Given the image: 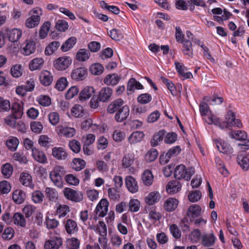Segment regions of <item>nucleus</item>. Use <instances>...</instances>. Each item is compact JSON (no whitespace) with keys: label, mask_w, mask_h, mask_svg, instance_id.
<instances>
[{"label":"nucleus","mask_w":249,"mask_h":249,"mask_svg":"<svg viewBox=\"0 0 249 249\" xmlns=\"http://www.w3.org/2000/svg\"><path fill=\"white\" fill-rule=\"evenodd\" d=\"M141 207L140 201L137 199H131L129 202V210L132 212L139 211Z\"/></svg>","instance_id":"58"},{"label":"nucleus","mask_w":249,"mask_h":249,"mask_svg":"<svg viewBox=\"0 0 249 249\" xmlns=\"http://www.w3.org/2000/svg\"><path fill=\"white\" fill-rule=\"evenodd\" d=\"M64 194L68 199L75 202H80L83 198L81 193L69 188H66L64 190Z\"/></svg>","instance_id":"11"},{"label":"nucleus","mask_w":249,"mask_h":249,"mask_svg":"<svg viewBox=\"0 0 249 249\" xmlns=\"http://www.w3.org/2000/svg\"><path fill=\"white\" fill-rule=\"evenodd\" d=\"M144 136V134L142 131L134 132L128 137V142L130 144H134L140 142Z\"/></svg>","instance_id":"38"},{"label":"nucleus","mask_w":249,"mask_h":249,"mask_svg":"<svg viewBox=\"0 0 249 249\" xmlns=\"http://www.w3.org/2000/svg\"><path fill=\"white\" fill-rule=\"evenodd\" d=\"M59 223L57 220L53 218H50L48 215L46 216L45 224L47 229H55L57 227Z\"/></svg>","instance_id":"53"},{"label":"nucleus","mask_w":249,"mask_h":249,"mask_svg":"<svg viewBox=\"0 0 249 249\" xmlns=\"http://www.w3.org/2000/svg\"><path fill=\"white\" fill-rule=\"evenodd\" d=\"M32 155L34 159L37 162L45 164L48 162L47 158L43 151L37 148H33Z\"/></svg>","instance_id":"14"},{"label":"nucleus","mask_w":249,"mask_h":249,"mask_svg":"<svg viewBox=\"0 0 249 249\" xmlns=\"http://www.w3.org/2000/svg\"><path fill=\"white\" fill-rule=\"evenodd\" d=\"M45 61L42 57H36L30 61L29 64V69L31 71L41 69L44 64Z\"/></svg>","instance_id":"20"},{"label":"nucleus","mask_w":249,"mask_h":249,"mask_svg":"<svg viewBox=\"0 0 249 249\" xmlns=\"http://www.w3.org/2000/svg\"><path fill=\"white\" fill-rule=\"evenodd\" d=\"M90 56L89 51L86 49H80L76 53V58L80 62H84L88 60Z\"/></svg>","instance_id":"39"},{"label":"nucleus","mask_w":249,"mask_h":249,"mask_svg":"<svg viewBox=\"0 0 249 249\" xmlns=\"http://www.w3.org/2000/svg\"><path fill=\"white\" fill-rule=\"evenodd\" d=\"M56 131L59 135L66 138H71L76 133V130L74 127L69 126L66 124L58 125Z\"/></svg>","instance_id":"7"},{"label":"nucleus","mask_w":249,"mask_h":249,"mask_svg":"<svg viewBox=\"0 0 249 249\" xmlns=\"http://www.w3.org/2000/svg\"><path fill=\"white\" fill-rule=\"evenodd\" d=\"M14 224L17 226L25 228L26 226V220L24 216L20 213H16L13 216Z\"/></svg>","instance_id":"31"},{"label":"nucleus","mask_w":249,"mask_h":249,"mask_svg":"<svg viewBox=\"0 0 249 249\" xmlns=\"http://www.w3.org/2000/svg\"><path fill=\"white\" fill-rule=\"evenodd\" d=\"M112 89L109 87H105L101 89L99 94V99L100 101L106 102L107 101L112 94Z\"/></svg>","instance_id":"32"},{"label":"nucleus","mask_w":249,"mask_h":249,"mask_svg":"<svg viewBox=\"0 0 249 249\" xmlns=\"http://www.w3.org/2000/svg\"><path fill=\"white\" fill-rule=\"evenodd\" d=\"M160 198V195L157 191L149 193L145 197V202L149 205H153L157 203Z\"/></svg>","instance_id":"21"},{"label":"nucleus","mask_w":249,"mask_h":249,"mask_svg":"<svg viewBox=\"0 0 249 249\" xmlns=\"http://www.w3.org/2000/svg\"><path fill=\"white\" fill-rule=\"evenodd\" d=\"M86 165V162L81 159H74L72 161V168L76 171L83 169Z\"/></svg>","instance_id":"59"},{"label":"nucleus","mask_w":249,"mask_h":249,"mask_svg":"<svg viewBox=\"0 0 249 249\" xmlns=\"http://www.w3.org/2000/svg\"><path fill=\"white\" fill-rule=\"evenodd\" d=\"M89 71L93 75H100L104 71V67L99 63H95L90 66Z\"/></svg>","instance_id":"54"},{"label":"nucleus","mask_w":249,"mask_h":249,"mask_svg":"<svg viewBox=\"0 0 249 249\" xmlns=\"http://www.w3.org/2000/svg\"><path fill=\"white\" fill-rule=\"evenodd\" d=\"M194 173L195 170L194 168L191 167L187 169L182 164L178 165L174 170V176L177 179H184L189 180Z\"/></svg>","instance_id":"4"},{"label":"nucleus","mask_w":249,"mask_h":249,"mask_svg":"<svg viewBox=\"0 0 249 249\" xmlns=\"http://www.w3.org/2000/svg\"><path fill=\"white\" fill-rule=\"evenodd\" d=\"M26 198V194L20 189H17L13 192L12 198L15 203L18 204L22 203Z\"/></svg>","instance_id":"29"},{"label":"nucleus","mask_w":249,"mask_h":249,"mask_svg":"<svg viewBox=\"0 0 249 249\" xmlns=\"http://www.w3.org/2000/svg\"><path fill=\"white\" fill-rule=\"evenodd\" d=\"M110 243L115 248H119L123 243L122 237L118 234H112L110 236Z\"/></svg>","instance_id":"52"},{"label":"nucleus","mask_w":249,"mask_h":249,"mask_svg":"<svg viewBox=\"0 0 249 249\" xmlns=\"http://www.w3.org/2000/svg\"><path fill=\"white\" fill-rule=\"evenodd\" d=\"M65 228L68 234H73L78 230L76 222L71 219H69L66 221Z\"/></svg>","instance_id":"33"},{"label":"nucleus","mask_w":249,"mask_h":249,"mask_svg":"<svg viewBox=\"0 0 249 249\" xmlns=\"http://www.w3.org/2000/svg\"><path fill=\"white\" fill-rule=\"evenodd\" d=\"M13 166L10 163H5L1 167V172L5 178H8L12 174Z\"/></svg>","instance_id":"56"},{"label":"nucleus","mask_w":249,"mask_h":249,"mask_svg":"<svg viewBox=\"0 0 249 249\" xmlns=\"http://www.w3.org/2000/svg\"><path fill=\"white\" fill-rule=\"evenodd\" d=\"M89 227L90 229L94 231L102 237H99L98 240L100 242H101V240L105 239V237L107 234V229L104 222L99 221L98 224L96 225H89Z\"/></svg>","instance_id":"9"},{"label":"nucleus","mask_w":249,"mask_h":249,"mask_svg":"<svg viewBox=\"0 0 249 249\" xmlns=\"http://www.w3.org/2000/svg\"><path fill=\"white\" fill-rule=\"evenodd\" d=\"M215 144L219 152L225 154H230L233 152L232 147L224 141L217 139L215 141Z\"/></svg>","instance_id":"16"},{"label":"nucleus","mask_w":249,"mask_h":249,"mask_svg":"<svg viewBox=\"0 0 249 249\" xmlns=\"http://www.w3.org/2000/svg\"><path fill=\"white\" fill-rule=\"evenodd\" d=\"M129 115V110H118L115 115V119L118 122H122Z\"/></svg>","instance_id":"57"},{"label":"nucleus","mask_w":249,"mask_h":249,"mask_svg":"<svg viewBox=\"0 0 249 249\" xmlns=\"http://www.w3.org/2000/svg\"><path fill=\"white\" fill-rule=\"evenodd\" d=\"M45 195L49 200L56 202L58 199V194L57 191L53 188L46 187L45 190Z\"/></svg>","instance_id":"30"},{"label":"nucleus","mask_w":249,"mask_h":249,"mask_svg":"<svg viewBox=\"0 0 249 249\" xmlns=\"http://www.w3.org/2000/svg\"><path fill=\"white\" fill-rule=\"evenodd\" d=\"M222 102L223 99L221 97H213V98H210L205 97L204 98L203 101L199 106V109H208L209 105H219L222 103Z\"/></svg>","instance_id":"12"},{"label":"nucleus","mask_w":249,"mask_h":249,"mask_svg":"<svg viewBox=\"0 0 249 249\" xmlns=\"http://www.w3.org/2000/svg\"><path fill=\"white\" fill-rule=\"evenodd\" d=\"M87 70L85 67L73 69L71 73V78L75 81L83 80L86 77Z\"/></svg>","instance_id":"13"},{"label":"nucleus","mask_w":249,"mask_h":249,"mask_svg":"<svg viewBox=\"0 0 249 249\" xmlns=\"http://www.w3.org/2000/svg\"><path fill=\"white\" fill-rule=\"evenodd\" d=\"M108 202L106 199H102L97 204L94 211L95 215L94 219L97 220L99 217H103L108 211Z\"/></svg>","instance_id":"6"},{"label":"nucleus","mask_w":249,"mask_h":249,"mask_svg":"<svg viewBox=\"0 0 249 249\" xmlns=\"http://www.w3.org/2000/svg\"><path fill=\"white\" fill-rule=\"evenodd\" d=\"M76 42V38L75 37H71L68 38L61 46V50L64 52H67L71 49Z\"/></svg>","instance_id":"41"},{"label":"nucleus","mask_w":249,"mask_h":249,"mask_svg":"<svg viewBox=\"0 0 249 249\" xmlns=\"http://www.w3.org/2000/svg\"><path fill=\"white\" fill-rule=\"evenodd\" d=\"M215 162L219 173L224 176H227L229 172L227 169L225 168L223 161L218 157H216L215 159Z\"/></svg>","instance_id":"49"},{"label":"nucleus","mask_w":249,"mask_h":249,"mask_svg":"<svg viewBox=\"0 0 249 249\" xmlns=\"http://www.w3.org/2000/svg\"><path fill=\"white\" fill-rule=\"evenodd\" d=\"M177 137V134L175 132L167 133L164 136V142L166 144H171L176 142Z\"/></svg>","instance_id":"61"},{"label":"nucleus","mask_w":249,"mask_h":249,"mask_svg":"<svg viewBox=\"0 0 249 249\" xmlns=\"http://www.w3.org/2000/svg\"><path fill=\"white\" fill-rule=\"evenodd\" d=\"M201 240L202 245L208 247L214 244L216 237L213 232L205 233L201 235Z\"/></svg>","instance_id":"17"},{"label":"nucleus","mask_w":249,"mask_h":249,"mask_svg":"<svg viewBox=\"0 0 249 249\" xmlns=\"http://www.w3.org/2000/svg\"><path fill=\"white\" fill-rule=\"evenodd\" d=\"M30 128L33 132L36 134H39L42 132L43 126L40 122L34 121L31 123Z\"/></svg>","instance_id":"60"},{"label":"nucleus","mask_w":249,"mask_h":249,"mask_svg":"<svg viewBox=\"0 0 249 249\" xmlns=\"http://www.w3.org/2000/svg\"><path fill=\"white\" fill-rule=\"evenodd\" d=\"M39 80L44 86H49L53 81V75L48 71H43L40 74Z\"/></svg>","instance_id":"19"},{"label":"nucleus","mask_w":249,"mask_h":249,"mask_svg":"<svg viewBox=\"0 0 249 249\" xmlns=\"http://www.w3.org/2000/svg\"><path fill=\"white\" fill-rule=\"evenodd\" d=\"M52 156L58 160H65L68 156L65 149L61 147H54L52 149Z\"/></svg>","instance_id":"22"},{"label":"nucleus","mask_w":249,"mask_h":249,"mask_svg":"<svg viewBox=\"0 0 249 249\" xmlns=\"http://www.w3.org/2000/svg\"><path fill=\"white\" fill-rule=\"evenodd\" d=\"M56 208L55 215L59 218L66 216L70 211L69 207L65 204L57 205Z\"/></svg>","instance_id":"34"},{"label":"nucleus","mask_w":249,"mask_h":249,"mask_svg":"<svg viewBox=\"0 0 249 249\" xmlns=\"http://www.w3.org/2000/svg\"><path fill=\"white\" fill-rule=\"evenodd\" d=\"M95 92V89L93 87L86 86L80 92L79 99L81 102L89 99Z\"/></svg>","instance_id":"18"},{"label":"nucleus","mask_w":249,"mask_h":249,"mask_svg":"<svg viewBox=\"0 0 249 249\" xmlns=\"http://www.w3.org/2000/svg\"><path fill=\"white\" fill-rule=\"evenodd\" d=\"M42 14V9L39 7L32 9L29 13L30 16L25 21L26 27L30 29L37 27L40 23Z\"/></svg>","instance_id":"2"},{"label":"nucleus","mask_w":249,"mask_h":249,"mask_svg":"<svg viewBox=\"0 0 249 249\" xmlns=\"http://www.w3.org/2000/svg\"><path fill=\"white\" fill-rule=\"evenodd\" d=\"M72 61L70 57L62 56L57 58L54 61L55 68L58 71H64L67 69L71 64Z\"/></svg>","instance_id":"8"},{"label":"nucleus","mask_w":249,"mask_h":249,"mask_svg":"<svg viewBox=\"0 0 249 249\" xmlns=\"http://www.w3.org/2000/svg\"><path fill=\"white\" fill-rule=\"evenodd\" d=\"M51 27V23L49 21L45 22L41 27L39 36L41 39H44L47 36Z\"/></svg>","instance_id":"50"},{"label":"nucleus","mask_w":249,"mask_h":249,"mask_svg":"<svg viewBox=\"0 0 249 249\" xmlns=\"http://www.w3.org/2000/svg\"><path fill=\"white\" fill-rule=\"evenodd\" d=\"M19 143L18 139L15 137L10 136L6 141L7 147L11 151H15Z\"/></svg>","instance_id":"44"},{"label":"nucleus","mask_w":249,"mask_h":249,"mask_svg":"<svg viewBox=\"0 0 249 249\" xmlns=\"http://www.w3.org/2000/svg\"><path fill=\"white\" fill-rule=\"evenodd\" d=\"M22 32L18 29H13L7 33V36L9 40L12 42H15L18 41L21 37Z\"/></svg>","instance_id":"35"},{"label":"nucleus","mask_w":249,"mask_h":249,"mask_svg":"<svg viewBox=\"0 0 249 249\" xmlns=\"http://www.w3.org/2000/svg\"><path fill=\"white\" fill-rule=\"evenodd\" d=\"M143 86L134 78H130L127 83V90L130 93L134 92L135 89H142Z\"/></svg>","instance_id":"28"},{"label":"nucleus","mask_w":249,"mask_h":249,"mask_svg":"<svg viewBox=\"0 0 249 249\" xmlns=\"http://www.w3.org/2000/svg\"><path fill=\"white\" fill-rule=\"evenodd\" d=\"M121 79V76L116 73L107 74L104 79V82L107 85L115 86Z\"/></svg>","instance_id":"25"},{"label":"nucleus","mask_w":249,"mask_h":249,"mask_svg":"<svg viewBox=\"0 0 249 249\" xmlns=\"http://www.w3.org/2000/svg\"><path fill=\"white\" fill-rule=\"evenodd\" d=\"M60 44L57 41H53L50 43L46 48L45 53L46 55H51L55 51L57 50L58 48L60 46Z\"/></svg>","instance_id":"46"},{"label":"nucleus","mask_w":249,"mask_h":249,"mask_svg":"<svg viewBox=\"0 0 249 249\" xmlns=\"http://www.w3.org/2000/svg\"><path fill=\"white\" fill-rule=\"evenodd\" d=\"M158 155V151L154 149L148 151L145 156V160L148 162H152L155 160Z\"/></svg>","instance_id":"64"},{"label":"nucleus","mask_w":249,"mask_h":249,"mask_svg":"<svg viewBox=\"0 0 249 249\" xmlns=\"http://www.w3.org/2000/svg\"><path fill=\"white\" fill-rule=\"evenodd\" d=\"M86 110H70V112L68 111L67 114L70 118L72 117L75 118H82L87 116L86 113Z\"/></svg>","instance_id":"55"},{"label":"nucleus","mask_w":249,"mask_h":249,"mask_svg":"<svg viewBox=\"0 0 249 249\" xmlns=\"http://www.w3.org/2000/svg\"><path fill=\"white\" fill-rule=\"evenodd\" d=\"M134 160V155L132 154H128L125 155L123 159V166L125 168L129 167L133 164Z\"/></svg>","instance_id":"51"},{"label":"nucleus","mask_w":249,"mask_h":249,"mask_svg":"<svg viewBox=\"0 0 249 249\" xmlns=\"http://www.w3.org/2000/svg\"><path fill=\"white\" fill-rule=\"evenodd\" d=\"M20 182L22 185L33 189L34 185L32 183V178L31 176L27 173H22L20 175Z\"/></svg>","instance_id":"36"},{"label":"nucleus","mask_w":249,"mask_h":249,"mask_svg":"<svg viewBox=\"0 0 249 249\" xmlns=\"http://www.w3.org/2000/svg\"><path fill=\"white\" fill-rule=\"evenodd\" d=\"M62 245L63 240L60 236H53L46 240L44 248V249H60Z\"/></svg>","instance_id":"5"},{"label":"nucleus","mask_w":249,"mask_h":249,"mask_svg":"<svg viewBox=\"0 0 249 249\" xmlns=\"http://www.w3.org/2000/svg\"><path fill=\"white\" fill-rule=\"evenodd\" d=\"M201 231L198 229H194L188 236L189 240L193 243H199L201 237Z\"/></svg>","instance_id":"45"},{"label":"nucleus","mask_w":249,"mask_h":249,"mask_svg":"<svg viewBox=\"0 0 249 249\" xmlns=\"http://www.w3.org/2000/svg\"><path fill=\"white\" fill-rule=\"evenodd\" d=\"M142 179L145 185H151L153 181V175L151 171L148 170H145L142 174Z\"/></svg>","instance_id":"48"},{"label":"nucleus","mask_w":249,"mask_h":249,"mask_svg":"<svg viewBox=\"0 0 249 249\" xmlns=\"http://www.w3.org/2000/svg\"><path fill=\"white\" fill-rule=\"evenodd\" d=\"M148 219L155 226H158L161 219V214L155 207H150L147 210Z\"/></svg>","instance_id":"10"},{"label":"nucleus","mask_w":249,"mask_h":249,"mask_svg":"<svg viewBox=\"0 0 249 249\" xmlns=\"http://www.w3.org/2000/svg\"><path fill=\"white\" fill-rule=\"evenodd\" d=\"M36 49L35 42L32 40H27L22 44L21 52L25 55H29L35 52Z\"/></svg>","instance_id":"15"},{"label":"nucleus","mask_w":249,"mask_h":249,"mask_svg":"<svg viewBox=\"0 0 249 249\" xmlns=\"http://www.w3.org/2000/svg\"><path fill=\"white\" fill-rule=\"evenodd\" d=\"M237 162L241 168L244 171H247L249 169V159L247 156H238Z\"/></svg>","instance_id":"47"},{"label":"nucleus","mask_w":249,"mask_h":249,"mask_svg":"<svg viewBox=\"0 0 249 249\" xmlns=\"http://www.w3.org/2000/svg\"><path fill=\"white\" fill-rule=\"evenodd\" d=\"M178 200L174 198H168L164 202L163 206L165 211L167 212H173L178 207Z\"/></svg>","instance_id":"24"},{"label":"nucleus","mask_w":249,"mask_h":249,"mask_svg":"<svg viewBox=\"0 0 249 249\" xmlns=\"http://www.w3.org/2000/svg\"><path fill=\"white\" fill-rule=\"evenodd\" d=\"M181 188L180 183L178 180L169 181L166 186V191L169 194L178 192Z\"/></svg>","instance_id":"26"},{"label":"nucleus","mask_w":249,"mask_h":249,"mask_svg":"<svg viewBox=\"0 0 249 249\" xmlns=\"http://www.w3.org/2000/svg\"><path fill=\"white\" fill-rule=\"evenodd\" d=\"M201 115L208 124L218 125L221 129L231 130L233 127L241 128L242 124L239 119H236L235 114L229 110L225 116V121L221 122L218 118L214 115L211 110H199Z\"/></svg>","instance_id":"1"},{"label":"nucleus","mask_w":249,"mask_h":249,"mask_svg":"<svg viewBox=\"0 0 249 249\" xmlns=\"http://www.w3.org/2000/svg\"><path fill=\"white\" fill-rule=\"evenodd\" d=\"M125 103L122 99H117L112 102L109 106L108 109H126L128 107L124 105Z\"/></svg>","instance_id":"43"},{"label":"nucleus","mask_w":249,"mask_h":249,"mask_svg":"<svg viewBox=\"0 0 249 249\" xmlns=\"http://www.w3.org/2000/svg\"><path fill=\"white\" fill-rule=\"evenodd\" d=\"M166 131L164 130H161L155 134L151 142L152 145L154 146L158 145L163 140Z\"/></svg>","instance_id":"42"},{"label":"nucleus","mask_w":249,"mask_h":249,"mask_svg":"<svg viewBox=\"0 0 249 249\" xmlns=\"http://www.w3.org/2000/svg\"><path fill=\"white\" fill-rule=\"evenodd\" d=\"M37 101L43 107H48L51 104V98L47 95H40L37 97Z\"/></svg>","instance_id":"62"},{"label":"nucleus","mask_w":249,"mask_h":249,"mask_svg":"<svg viewBox=\"0 0 249 249\" xmlns=\"http://www.w3.org/2000/svg\"><path fill=\"white\" fill-rule=\"evenodd\" d=\"M80 241L75 238H71L67 240V246L69 249H78L79 247Z\"/></svg>","instance_id":"63"},{"label":"nucleus","mask_w":249,"mask_h":249,"mask_svg":"<svg viewBox=\"0 0 249 249\" xmlns=\"http://www.w3.org/2000/svg\"><path fill=\"white\" fill-rule=\"evenodd\" d=\"M229 135L231 138L241 141H245L247 138L246 132L241 130L231 131Z\"/></svg>","instance_id":"40"},{"label":"nucleus","mask_w":249,"mask_h":249,"mask_svg":"<svg viewBox=\"0 0 249 249\" xmlns=\"http://www.w3.org/2000/svg\"><path fill=\"white\" fill-rule=\"evenodd\" d=\"M183 44L182 52L185 55L189 57H192L193 56V49L192 48V43L190 40H186L182 43Z\"/></svg>","instance_id":"37"},{"label":"nucleus","mask_w":249,"mask_h":249,"mask_svg":"<svg viewBox=\"0 0 249 249\" xmlns=\"http://www.w3.org/2000/svg\"><path fill=\"white\" fill-rule=\"evenodd\" d=\"M66 173L64 167L56 165L50 173V178L53 184L61 188L63 186V176Z\"/></svg>","instance_id":"3"},{"label":"nucleus","mask_w":249,"mask_h":249,"mask_svg":"<svg viewBox=\"0 0 249 249\" xmlns=\"http://www.w3.org/2000/svg\"><path fill=\"white\" fill-rule=\"evenodd\" d=\"M201 213V207L198 205L193 204L189 207L187 214L190 219H194L199 216Z\"/></svg>","instance_id":"27"},{"label":"nucleus","mask_w":249,"mask_h":249,"mask_svg":"<svg viewBox=\"0 0 249 249\" xmlns=\"http://www.w3.org/2000/svg\"><path fill=\"white\" fill-rule=\"evenodd\" d=\"M125 185L128 191L132 193H135L138 191V185L135 179L131 176L125 178Z\"/></svg>","instance_id":"23"}]
</instances>
